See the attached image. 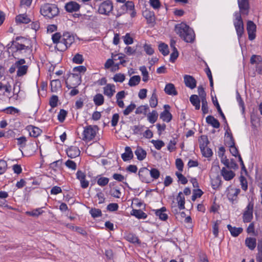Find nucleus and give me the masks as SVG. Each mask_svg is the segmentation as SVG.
Here are the masks:
<instances>
[{"label":"nucleus","instance_id":"nucleus-1","mask_svg":"<svg viewBox=\"0 0 262 262\" xmlns=\"http://www.w3.org/2000/svg\"><path fill=\"white\" fill-rule=\"evenodd\" d=\"M8 45V47L12 52V56L15 59H19V57L27 52L30 50V47L28 46L29 40L23 37H16L15 40L11 41Z\"/></svg>","mask_w":262,"mask_h":262},{"label":"nucleus","instance_id":"nucleus-2","mask_svg":"<svg viewBox=\"0 0 262 262\" xmlns=\"http://www.w3.org/2000/svg\"><path fill=\"white\" fill-rule=\"evenodd\" d=\"M175 31L185 42L192 43L195 39V34L189 26L182 23L175 26Z\"/></svg>","mask_w":262,"mask_h":262},{"label":"nucleus","instance_id":"nucleus-3","mask_svg":"<svg viewBox=\"0 0 262 262\" xmlns=\"http://www.w3.org/2000/svg\"><path fill=\"white\" fill-rule=\"evenodd\" d=\"M74 36L69 32H64L62 35L61 43L58 45V51H66L74 42Z\"/></svg>","mask_w":262,"mask_h":262},{"label":"nucleus","instance_id":"nucleus-4","mask_svg":"<svg viewBox=\"0 0 262 262\" xmlns=\"http://www.w3.org/2000/svg\"><path fill=\"white\" fill-rule=\"evenodd\" d=\"M40 13L44 16L52 18L57 15L59 10L55 5L46 4L40 8Z\"/></svg>","mask_w":262,"mask_h":262},{"label":"nucleus","instance_id":"nucleus-5","mask_svg":"<svg viewBox=\"0 0 262 262\" xmlns=\"http://www.w3.org/2000/svg\"><path fill=\"white\" fill-rule=\"evenodd\" d=\"M98 128L97 126L88 125L84 127L83 132L82 140L85 141H90L93 139L96 135Z\"/></svg>","mask_w":262,"mask_h":262},{"label":"nucleus","instance_id":"nucleus-6","mask_svg":"<svg viewBox=\"0 0 262 262\" xmlns=\"http://www.w3.org/2000/svg\"><path fill=\"white\" fill-rule=\"evenodd\" d=\"M235 20L234 25L236 29L237 35L239 38H241L244 33V24L239 12H236L235 14Z\"/></svg>","mask_w":262,"mask_h":262},{"label":"nucleus","instance_id":"nucleus-7","mask_svg":"<svg viewBox=\"0 0 262 262\" xmlns=\"http://www.w3.org/2000/svg\"><path fill=\"white\" fill-rule=\"evenodd\" d=\"M69 82L70 83H68L67 81L66 82V86L69 89L77 87L81 82V76L80 74L76 73L72 74L69 78Z\"/></svg>","mask_w":262,"mask_h":262},{"label":"nucleus","instance_id":"nucleus-8","mask_svg":"<svg viewBox=\"0 0 262 262\" xmlns=\"http://www.w3.org/2000/svg\"><path fill=\"white\" fill-rule=\"evenodd\" d=\"M253 208L254 203L252 202H250L243 214V220L244 223L251 222L253 219Z\"/></svg>","mask_w":262,"mask_h":262},{"label":"nucleus","instance_id":"nucleus-9","mask_svg":"<svg viewBox=\"0 0 262 262\" xmlns=\"http://www.w3.org/2000/svg\"><path fill=\"white\" fill-rule=\"evenodd\" d=\"M113 9V3L111 1H104L99 6L98 12L100 14L108 15Z\"/></svg>","mask_w":262,"mask_h":262},{"label":"nucleus","instance_id":"nucleus-10","mask_svg":"<svg viewBox=\"0 0 262 262\" xmlns=\"http://www.w3.org/2000/svg\"><path fill=\"white\" fill-rule=\"evenodd\" d=\"M237 2L240 12L247 15L250 8L249 0H237Z\"/></svg>","mask_w":262,"mask_h":262},{"label":"nucleus","instance_id":"nucleus-11","mask_svg":"<svg viewBox=\"0 0 262 262\" xmlns=\"http://www.w3.org/2000/svg\"><path fill=\"white\" fill-rule=\"evenodd\" d=\"M247 30L249 39L250 40L254 39L255 37V32L256 31V25L251 20L248 21L247 22Z\"/></svg>","mask_w":262,"mask_h":262},{"label":"nucleus","instance_id":"nucleus-12","mask_svg":"<svg viewBox=\"0 0 262 262\" xmlns=\"http://www.w3.org/2000/svg\"><path fill=\"white\" fill-rule=\"evenodd\" d=\"M184 82L185 85L190 89H193L196 87V81L192 76L184 75Z\"/></svg>","mask_w":262,"mask_h":262},{"label":"nucleus","instance_id":"nucleus-13","mask_svg":"<svg viewBox=\"0 0 262 262\" xmlns=\"http://www.w3.org/2000/svg\"><path fill=\"white\" fill-rule=\"evenodd\" d=\"M138 175L142 181V182L144 183H149V170L146 167H143L140 169Z\"/></svg>","mask_w":262,"mask_h":262},{"label":"nucleus","instance_id":"nucleus-14","mask_svg":"<svg viewBox=\"0 0 262 262\" xmlns=\"http://www.w3.org/2000/svg\"><path fill=\"white\" fill-rule=\"evenodd\" d=\"M164 107L165 110L160 114V118L162 119L164 121L169 122L172 119V115L169 112V111L167 110V108H170V106L169 105L166 104L164 105Z\"/></svg>","mask_w":262,"mask_h":262},{"label":"nucleus","instance_id":"nucleus-15","mask_svg":"<svg viewBox=\"0 0 262 262\" xmlns=\"http://www.w3.org/2000/svg\"><path fill=\"white\" fill-rule=\"evenodd\" d=\"M80 151L78 147L76 146H71L67 150V154L69 157L75 158L79 156Z\"/></svg>","mask_w":262,"mask_h":262},{"label":"nucleus","instance_id":"nucleus-16","mask_svg":"<svg viewBox=\"0 0 262 262\" xmlns=\"http://www.w3.org/2000/svg\"><path fill=\"white\" fill-rule=\"evenodd\" d=\"M80 8V5L76 2L71 1L67 3L65 6L66 10L69 12L78 11Z\"/></svg>","mask_w":262,"mask_h":262},{"label":"nucleus","instance_id":"nucleus-17","mask_svg":"<svg viewBox=\"0 0 262 262\" xmlns=\"http://www.w3.org/2000/svg\"><path fill=\"white\" fill-rule=\"evenodd\" d=\"M103 93L108 98H111L115 93V86L114 84H107L103 88Z\"/></svg>","mask_w":262,"mask_h":262},{"label":"nucleus","instance_id":"nucleus-18","mask_svg":"<svg viewBox=\"0 0 262 262\" xmlns=\"http://www.w3.org/2000/svg\"><path fill=\"white\" fill-rule=\"evenodd\" d=\"M27 129L29 132L30 136L34 138L37 137L42 133L41 129L39 128L32 125L28 126Z\"/></svg>","mask_w":262,"mask_h":262},{"label":"nucleus","instance_id":"nucleus-19","mask_svg":"<svg viewBox=\"0 0 262 262\" xmlns=\"http://www.w3.org/2000/svg\"><path fill=\"white\" fill-rule=\"evenodd\" d=\"M166 211V208L163 207L160 209L154 210L155 213L157 216L162 221H166L168 219V215L165 212Z\"/></svg>","mask_w":262,"mask_h":262},{"label":"nucleus","instance_id":"nucleus-20","mask_svg":"<svg viewBox=\"0 0 262 262\" xmlns=\"http://www.w3.org/2000/svg\"><path fill=\"white\" fill-rule=\"evenodd\" d=\"M221 174L226 181L231 180L235 176L234 172L231 170H228L225 167H223L221 170Z\"/></svg>","mask_w":262,"mask_h":262},{"label":"nucleus","instance_id":"nucleus-21","mask_svg":"<svg viewBox=\"0 0 262 262\" xmlns=\"http://www.w3.org/2000/svg\"><path fill=\"white\" fill-rule=\"evenodd\" d=\"M164 91L166 94L169 95L176 96L178 94V92L176 90L173 84L169 83L166 85Z\"/></svg>","mask_w":262,"mask_h":262},{"label":"nucleus","instance_id":"nucleus-22","mask_svg":"<svg viewBox=\"0 0 262 262\" xmlns=\"http://www.w3.org/2000/svg\"><path fill=\"white\" fill-rule=\"evenodd\" d=\"M206 120L208 124H210L214 128H218L220 126L219 121L212 116H208L206 118Z\"/></svg>","mask_w":262,"mask_h":262},{"label":"nucleus","instance_id":"nucleus-23","mask_svg":"<svg viewBox=\"0 0 262 262\" xmlns=\"http://www.w3.org/2000/svg\"><path fill=\"white\" fill-rule=\"evenodd\" d=\"M125 152L122 154L121 158L124 161H127L131 160L133 158V153L130 147L126 146L125 148Z\"/></svg>","mask_w":262,"mask_h":262},{"label":"nucleus","instance_id":"nucleus-24","mask_svg":"<svg viewBox=\"0 0 262 262\" xmlns=\"http://www.w3.org/2000/svg\"><path fill=\"white\" fill-rule=\"evenodd\" d=\"M135 154L139 161H142L146 156V151L144 150L142 147L138 146L135 151Z\"/></svg>","mask_w":262,"mask_h":262},{"label":"nucleus","instance_id":"nucleus-25","mask_svg":"<svg viewBox=\"0 0 262 262\" xmlns=\"http://www.w3.org/2000/svg\"><path fill=\"white\" fill-rule=\"evenodd\" d=\"M227 228L230 232L231 234L234 237L237 236L243 231V228L241 227L236 228L235 227H232L230 225H227Z\"/></svg>","mask_w":262,"mask_h":262},{"label":"nucleus","instance_id":"nucleus-26","mask_svg":"<svg viewBox=\"0 0 262 262\" xmlns=\"http://www.w3.org/2000/svg\"><path fill=\"white\" fill-rule=\"evenodd\" d=\"M17 23L20 24H28L31 21V19L25 14H19L15 18Z\"/></svg>","mask_w":262,"mask_h":262},{"label":"nucleus","instance_id":"nucleus-27","mask_svg":"<svg viewBox=\"0 0 262 262\" xmlns=\"http://www.w3.org/2000/svg\"><path fill=\"white\" fill-rule=\"evenodd\" d=\"M177 200L178 202V206L180 210H183L185 209V198L183 195L181 191L179 192L177 197Z\"/></svg>","mask_w":262,"mask_h":262},{"label":"nucleus","instance_id":"nucleus-28","mask_svg":"<svg viewBox=\"0 0 262 262\" xmlns=\"http://www.w3.org/2000/svg\"><path fill=\"white\" fill-rule=\"evenodd\" d=\"M245 244L251 250L255 249L256 245V238L254 237H247L245 240Z\"/></svg>","mask_w":262,"mask_h":262},{"label":"nucleus","instance_id":"nucleus-29","mask_svg":"<svg viewBox=\"0 0 262 262\" xmlns=\"http://www.w3.org/2000/svg\"><path fill=\"white\" fill-rule=\"evenodd\" d=\"M190 101L195 106L196 110L200 108V100L196 95H192L190 97Z\"/></svg>","mask_w":262,"mask_h":262},{"label":"nucleus","instance_id":"nucleus-30","mask_svg":"<svg viewBox=\"0 0 262 262\" xmlns=\"http://www.w3.org/2000/svg\"><path fill=\"white\" fill-rule=\"evenodd\" d=\"M62 35L59 32L53 34L52 36V39L54 44H56V49L58 50V45L61 43Z\"/></svg>","mask_w":262,"mask_h":262},{"label":"nucleus","instance_id":"nucleus-31","mask_svg":"<svg viewBox=\"0 0 262 262\" xmlns=\"http://www.w3.org/2000/svg\"><path fill=\"white\" fill-rule=\"evenodd\" d=\"M51 91L53 92H56L61 88V82L59 79H54L51 81Z\"/></svg>","mask_w":262,"mask_h":262},{"label":"nucleus","instance_id":"nucleus-32","mask_svg":"<svg viewBox=\"0 0 262 262\" xmlns=\"http://www.w3.org/2000/svg\"><path fill=\"white\" fill-rule=\"evenodd\" d=\"M132 214L139 219H145L147 217V214L141 210L133 209Z\"/></svg>","mask_w":262,"mask_h":262},{"label":"nucleus","instance_id":"nucleus-33","mask_svg":"<svg viewBox=\"0 0 262 262\" xmlns=\"http://www.w3.org/2000/svg\"><path fill=\"white\" fill-rule=\"evenodd\" d=\"M143 15L147 19V23H152L155 20L154 14L153 12H150L148 10H145L143 12Z\"/></svg>","mask_w":262,"mask_h":262},{"label":"nucleus","instance_id":"nucleus-34","mask_svg":"<svg viewBox=\"0 0 262 262\" xmlns=\"http://www.w3.org/2000/svg\"><path fill=\"white\" fill-rule=\"evenodd\" d=\"M141 77L139 75L132 76L128 82V85L130 86H135L137 85L140 82Z\"/></svg>","mask_w":262,"mask_h":262},{"label":"nucleus","instance_id":"nucleus-35","mask_svg":"<svg viewBox=\"0 0 262 262\" xmlns=\"http://www.w3.org/2000/svg\"><path fill=\"white\" fill-rule=\"evenodd\" d=\"M93 100L96 105L100 106L104 103V97L102 94H97L94 97Z\"/></svg>","mask_w":262,"mask_h":262},{"label":"nucleus","instance_id":"nucleus-36","mask_svg":"<svg viewBox=\"0 0 262 262\" xmlns=\"http://www.w3.org/2000/svg\"><path fill=\"white\" fill-rule=\"evenodd\" d=\"M212 101H213V104L216 106L217 112H219L220 115L221 116L223 120H224L225 123L227 125V122L226 117L221 108V107L219 105V103H218V101H217L216 98H215V100H214L213 99Z\"/></svg>","mask_w":262,"mask_h":262},{"label":"nucleus","instance_id":"nucleus-37","mask_svg":"<svg viewBox=\"0 0 262 262\" xmlns=\"http://www.w3.org/2000/svg\"><path fill=\"white\" fill-rule=\"evenodd\" d=\"M230 147V151L231 154L232 155V156L234 157H238V151L237 149V148L235 146V142H231V143H228L227 144Z\"/></svg>","mask_w":262,"mask_h":262},{"label":"nucleus","instance_id":"nucleus-38","mask_svg":"<svg viewBox=\"0 0 262 262\" xmlns=\"http://www.w3.org/2000/svg\"><path fill=\"white\" fill-rule=\"evenodd\" d=\"M43 211L41 208H37L30 211L26 212V214L33 217H38L43 213Z\"/></svg>","mask_w":262,"mask_h":262},{"label":"nucleus","instance_id":"nucleus-39","mask_svg":"<svg viewBox=\"0 0 262 262\" xmlns=\"http://www.w3.org/2000/svg\"><path fill=\"white\" fill-rule=\"evenodd\" d=\"M203 155L205 157H210L212 155V150L207 146H201L200 147Z\"/></svg>","mask_w":262,"mask_h":262},{"label":"nucleus","instance_id":"nucleus-40","mask_svg":"<svg viewBox=\"0 0 262 262\" xmlns=\"http://www.w3.org/2000/svg\"><path fill=\"white\" fill-rule=\"evenodd\" d=\"M148 120L151 123H154L157 120L158 114L156 111H152L148 115Z\"/></svg>","mask_w":262,"mask_h":262},{"label":"nucleus","instance_id":"nucleus-41","mask_svg":"<svg viewBox=\"0 0 262 262\" xmlns=\"http://www.w3.org/2000/svg\"><path fill=\"white\" fill-rule=\"evenodd\" d=\"M159 50L164 56H166L169 54L168 47L164 43H161L159 45Z\"/></svg>","mask_w":262,"mask_h":262},{"label":"nucleus","instance_id":"nucleus-42","mask_svg":"<svg viewBox=\"0 0 262 262\" xmlns=\"http://www.w3.org/2000/svg\"><path fill=\"white\" fill-rule=\"evenodd\" d=\"M250 63L257 65L262 64V58L260 56L253 55L250 58Z\"/></svg>","mask_w":262,"mask_h":262},{"label":"nucleus","instance_id":"nucleus-43","mask_svg":"<svg viewBox=\"0 0 262 262\" xmlns=\"http://www.w3.org/2000/svg\"><path fill=\"white\" fill-rule=\"evenodd\" d=\"M155 91L156 90L153 92L149 100V104L151 107H155L158 104V99Z\"/></svg>","mask_w":262,"mask_h":262},{"label":"nucleus","instance_id":"nucleus-44","mask_svg":"<svg viewBox=\"0 0 262 262\" xmlns=\"http://www.w3.org/2000/svg\"><path fill=\"white\" fill-rule=\"evenodd\" d=\"M140 71L142 73L143 76L142 80L144 82H146L148 80V72L147 71L146 68L145 66H142L140 67Z\"/></svg>","mask_w":262,"mask_h":262},{"label":"nucleus","instance_id":"nucleus-45","mask_svg":"<svg viewBox=\"0 0 262 262\" xmlns=\"http://www.w3.org/2000/svg\"><path fill=\"white\" fill-rule=\"evenodd\" d=\"M149 174L154 179H158L160 176V172L157 168H152L149 170Z\"/></svg>","mask_w":262,"mask_h":262},{"label":"nucleus","instance_id":"nucleus-46","mask_svg":"<svg viewBox=\"0 0 262 262\" xmlns=\"http://www.w3.org/2000/svg\"><path fill=\"white\" fill-rule=\"evenodd\" d=\"M136 107V105L135 103H132L130 105L127 106L126 108L123 111V113L124 116L128 115L132 113Z\"/></svg>","mask_w":262,"mask_h":262},{"label":"nucleus","instance_id":"nucleus-47","mask_svg":"<svg viewBox=\"0 0 262 262\" xmlns=\"http://www.w3.org/2000/svg\"><path fill=\"white\" fill-rule=\"evenodd\" d=\"M62 164V161L60 160H58L55 161L50 164V168L56 171L57 169L60 168Z\"/></svg>","mask_w":262,"mask_h":262},{"label":"nucleus","instance_id":"nucleus-48","mask_svg":"<svg viewBox=\"0 0 262 262\" xmlns=\"http://www.w3.org/2000/svg\"><path fill=\"white\" fill-rule=\"evenodd\" d=\"M28 66L27 65H24L22 67L19 68L17 71V76L21 77L25 75L28 71Z\"/></svg>","mask_w":262,"mask_h":262},{"label":"nucleus","instance_id":"nucleus-49","mask_svg":"<svg viewBox=\"0 0 262 262\" xmlns=\"http://www.w3.org/2000/svg\"><path fill=\"white\" fill-rule=\"evenodd\" d=\"M90 213L94 218L98 217L102 215L101 211L99 209L92 208L90 211Z\"/></svg>","mask_w":262,"mask_h":262},{"label":"nucleus","instance_id":"nucleus-50","mask_svg":"<svg viewBox=\"0 0 262 262\" xmlns=\"http://www.w3.org/2000/svg\"><path fill=\"white\" fill-rule=\"evenodd\" d=\"M109 182V179L105 177H100L97 180V184L103 187L106 185Z\"/></svg>","mask_w":262,"mask_h":262},{"label":"nucleus","instance_id":"nucleus-51","mask_svg":"<svg viewBox=\"0 0 262 262\" xmlns=\"http://www.w3.org/2000/svg\"><path fill=\"white\" fill-rule=\"evenodd\" d=\"M83 58L82 55L77 53L73 58V62L77 64H81L83 61Z\"/></svg>","mask_w":262,"mask_h":262},{"label":"nucleus","instance_id":"nucleus-52","mask_svg":"<svg viewBox=\"0 0 262 262\" xmlns=\"http://www.w3.org/2000/svg\"><path fill=\"white\" fill-rule=\"evenodd\" d=\"M151 142L154 145L155 148L158 150H160L165 145L164 142L162 140H152L151 141Z\"/></svg>","mask_w":262,"mask_h":262},{"label":"nucleus","instance_id":"nucleus-53","mask_svg":"<svg viewBox=\"0 0 262 262\" xmlns=\"http://www.w3.org/2000/svg\"><path fill=\"white\" fill-rule=\"evenodd\" d=\"M148 108L147 105H141L136 108L135 113L136 114H145Z\"/></svg>","mask_w":262,"mask_h":262},{"label":"nucleus","instance_id":"nucleus-54","mask_svg":"<svg viewBox=\"0 0 262 262\" xmlns=\"http://www.w3.org/2000/svg\"><path fill=\"white\" fill-rule=\"evenodd\" d=\"M125 75L123 74L118 73L114 75L113 80L115 82H122L125 80Z\"/></svg>","mask_w":262,"mask_h":262},{"label":"nucleus","instance_id":"nucleus-55","mask_svg":"<svg viewBox=\"0 0 262 262\" xmlns=\"http://www.w3.org/2000/svg\"><path fill=\"white\" fill-rule=\"evenodd\" d=\"M202 110L204 114L208 113V107L206 99H202Z\"/></svg>","mask_w":262,"mask_h":262},{"label":"nucleus","instance_id":"nucleus-56","mask_svg":"<svg viewBox=\"0 0 262 262\" xmlns=\"http://www.w3.org/2000/svg\"><path fill=\"white\" fill-rule=\"evenodd\" d=\"M7 168V163L6 161L4 160H0V174L4 173Z\"/></svg>","mask_w":262,"mask_h":262},{"label":"nucleus","instance_id":"nucleus-57","mask_svg":"<svg viewBox=\"0 0 262 262\" xmlns=\"http://www.w3.org/2000/svg\"><path fill=\"white\" fill-rule=\"evenodd\" d=\"M58 101V97L56 95L52 96L50 99V105L52 107H55L57 105Z\"/></svg>","mask_w":262,"mask_h":262},{"label":"nucleus","instance_id":"nucleus-58","mask_svg":"<svg viewBox=\"0 0 262 262\" xmlns=\"http://www.w3.org/2000/svg\"><path fill=\"white\" fill-rule=\"evenodd\" d=\"M67 112L64 110H60L58 115V119L60 122H62L67 116Z\"/></svg>","mask_w":262,"mask_h":262},{"label":"nucleus","instance_id":"nucleus-59","mask_svg":"<svg viewBox=\"0 0 262 262\" xmlns=\"http://www.w3.org/2000/svg\"><path fill=\"white\" fill-rule=\"evenodd\" d=\"M203 193V191L200 189L194 190L193 195H192V200L194 201L196 198H200Z\"/></svg>","mask_w":262,"mask_h":262},{"label":"nucleus","instance_id":"nucleus-60","mask_svg":"<svg viewBox=\"0 0 262 262\" xmlns=\"http://www.w3.org/2000/svg\"><path fill=\"white\" fill-rule=\"evenodd\" d=\"M176 175L182 184H186L187 183V179L182 173L176 172Z\"/></svg>","mask_w":262,"mask_h":262},{"label":"nucleus","instance_id":"nucleus-61","mask_svg":"<svg viewBox=\"0 0 262 262\" xmlns=\"http://www.w3.org/2000/svg\"><path fill=\"white\" fill-rule=\"evenodd\" d=\"M144 49L147 54L151 55L154 53V50L151 45L145 43L144 45Z\"/></svg>","mask_w":262,"mask_h":262},{"label":"nucleus","instance_id":"nucleus-62","mask_svg":"<svg viewBox=\"0 0 262 262\" xmlns=\"http://www.w3.org/2000/svg\"><path fill=\"white\" fill-rule=\"evenodd\" d=\"M17 144L20 146V147L23 148L25 146L26 143V138L24 136L20 137L17 138Z\"/></svg>","mask_w":262,"mask_h":262},{"label":"nucleus","instance_id":"nucleus-63","mask_svg":"<svg viewBox=\"0 0 262 262\" xmlns=\"http://www.w3.org/2000/svg\"><path fill=\"white\" fill-rule=\"evenodd\" d=\"M240 182L242 185V188L246 191L248 188L247 182L246 179L243 176L240 177Z\"/></svg>","mask_w":262,"mask_h":262},{"label":"nucleus","instance_id":"nucleus-64","mask_svg":"<svg viewBox=\"0 0 262 262\" xmlns=\"http://www.w3.org/2000/svg\"><path fill=\"white\" fill-rule=\"evenodd\" d=\"M118 205L117 203H110L107 206V210L110 211H115L118 209Z\"/></svg>","mask_w":262,"mask_h":262}]
</instances>
